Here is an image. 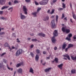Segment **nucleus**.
<instances>
[{
    "instance_id": "obj_1",
    "label": "nucleus",
    "mask_w": 76,
    "mask_h": 76,
    "mask_svg": "<svg viewBox=\"0 0 76 76\" xmlns=\"http://www.w3.org/2000/svg\"><path fill=\"white\" fill-rule=\"evenodd\" d=\"M22 53V50L21 49H19L18 50L16 53V56H19L21 53Z\"/></svg>"
},
{
    "instance_id": "obj_2",
    "label": "nucleus",
    "mask_w": 76,
    "mask_h": 76,
    "mask_svg": "<svg viewBox=\"0 0 76 76\" xmlns=\"http://www.w3.org/2000/svg\"><path fill=\"white\" fill-rule=\"evenodd\" d=\"M23 11L24 12V14L25 15H27L28 13L27 12L28 11V10H27V8H26V6H23Z\"/></svg>"
},
{
    "instance_id": "obj_3",
    "label": "nucleus",
    "mask_w": 76,
    "mask_h": 76,
    "mask_svg": "<svg viewBox=\"0 0 76 76\" xmlns=\"http://www.w3.org/2000/svg\"><path fill=\"white\" fill-rule=\"evenodd\" d=\"M68 37H67L66 38V39L67 40H68V41H70L71 39H70V38H71V37H72V34L71 33L69 34H68Z\"/></svg>"
},
{
    "instance_id": "obj_4",
    "label": "nucleus",
    "mask_w": 76,
    "mask_h": 76,
    "mask_svg": "<svg viewBox=\"0 0 76 76\" xmlns=\"http://www.w3.org/2000/svg\"><path fill=\"white\" fill-rule=\"evenodd\" d=\"M51 26L52 28H56V23L54 22V20H52L51 22Z\"/></svg>"
},
{
    "instance_id": "obj_5",
    "label": "nucleus",
    "mask_w": 76,
    "mask_h": 76,
    "mask_svg": "<svg viewBox=\"0 0 76 76\" xmlns=\"http://www.w3.org/2000/svg\"><path fill=\"white\" fill-rule=\"evenodd\" d=\"M53 37H57L58 36V32L56 30H55L54 32H53Z\"/></svg>"
},
{
    "instance_id": "obj_6",
    "label": "nucleus",
    "mask_w": 76,
    "mask_h": 76,
    "mask_svg": "<svg viewBox=\"0 0 76 76\" xmlns=\"http://www.w3.org/2000/svg\"><path fill=\"white\" fill-rule=\"evenodd\" d=\"M20 18L21 19H25L26 18V17L25 15H23L22 14V13H20Z\"/></svg>"
},
{
    "instance_id": "obj_7",
    "label": "nucleus",
    "mask_w": 76,
    "mask_h": 76,
    "mask_svg": "<svg viewBox=\"0 0 76 76\" xmlns=\"http://www.w3.org/2000/svg\"><path fill=\"white\" fill-rule=\"evenodd\" d=\"M39 4L40 5H45V4H46L47 2H45L43 1H42L39 2Z\"/></svg>"
},
{
    "instance_id": "obj_8",
    "label": "nucleus",
    "mask_w": 76,
    "mask_h": 76,
    "mask_svg": "<svg viewBox=\"0 0 76 76\" xmlns=\"http://www.w3.org/2000/svg\"><path fill=\"white\" fill-rule=\"evenodd\" d=\"M51 68L49 67L48 68H46L45 70V72L46 73L47 72H49L50 70H51Z\"/></svg>"
},
{
    "instance_id": "obj_9",
    "label": "nucleus",
    "mask_w": 76,
    "mask_h": 76,
    "mask_svg": "<svg viewBox=\"0 0 76 76\" xmlns=\"http://www.w3.org/2000/svg\"><path fill=\"white\" fill-rule=\"evenodd\" d=\"M53 43L55 44L56 42V39L55 38V37H53L51 39Z\"/></svg>"
},
{
    "instance_id": "obj_10",
    "label": "nucleus",
    "mask_w": 76,
    "mask_h": 76,
    "mask_svg": "<svg viewBox=\"0 0 76 76\" xmlns=\"http://www.w3.org/2000/svg\"><path fill=\"white\" fill-rule=\"evenodd\" d=\"M24 64H23V62H21L18 64H17L16 65V67H19V66H23Z\"/></svg>"
},
{
    "instance_id": "obj_11",
    "label": "nucleus",
    "mask_w": 76,
    "mask_h": 76,
    "mask_svg": "<svg viewBox=\"0 0 76 76\" xmlns=\"http://www.w3.org/2000/svg\"><path fill=\"white\" fill-rule=\"evenodd\" d=\"M5 3V0H0V4L3 5Z\"/></svg>"
},
{
    "instance_id": "obj_12",
    "label": "nucleus",
    "mask_w": 76,
    "mask_h": 76,
    "mask_svg": "<svg viewBox=\"0 0 76 76\" xmlns=\"http://www.w3.org/2000/svg\"><path fill=\"white\" fill-rule=\"evenodd\" d=\"M63 64H59L58 66V67L61 70H62L63 69Z\"/></svg>"
},
{
    "instance_id": "obj_13",
    "label": "nucleus",
    "mask_w": 76,
    "mask_h": 76,
    "mask_svg": "<svg viewBox=\"0 0 76 76\" xmlns=\"http://www.w3.org/2000/svg\"><path fill=\"white\" fill-rule=\"evenodd\" d=\"M38 13V12H32V15H33L34 17H37V14Z\"/></svg>"
},
{
    "instance_id": "obj_14",
    "label": "nucleus",
    "mask_w": 76,
    "mask_h": 76,
    "mask_svg": "<svg viewBox=\"0 0 76 76\" xmlns=\"http://www.w3.org/2000/svg\"><path fill=\"white\" fill-rule=\"evenodd\" d=\"M66 46L67 45L66 44V43H65V42L64 43L62 47V49H63V50H64V49H65V48H66Z\"/></svg>"
},
{
    "instance_id": "obj_15",
    "label": "nucleus",
    "mask_w": 76,
    "mask_h": 76,
    "mask_svg": "<svg viewBox=\"0 0 76 76\" xmlns=\"http://www.w3.org/2000/svg\"><path fill=\"white\" fill-rule=\"evenodd\" d=\"M63 56L64 57H67V58L69 60H70V57L67 54H66L65 55H64Z\"/></svg>"
},
{
    "instance_id": "obj_16",
    "label": "nucleus",
    "mask_w": 76,
    "mask_h": 76,
    "mask_svg": "<svg viewBox=\"0 0 76 76\" xmlns=\"http://www.w3.org/2000/svg\"><path fill=\"white\" fill-rule=\"evenodd\" d=\"M23 70H22V69L21 68H20L18 69L17 71V72L18 73H22Z\"/></svg>"
},
{
    "instance_id": "obj_17",
    "label": "nucleus",
    "mask_w": 76,
    "mask_h": 76,
    "mask_svg": "<svg viewBox=\"0 0 76 76\" xmlns=\"http://www.w3.org/2000/svg\"><path fill=\"white\" fill-rule=\"evenodd\" d=\"M39 59V55H36L35 56V60L37 61H38V60Z\"/></svg>"
},
{
    "instance_id": "obj_18",
    "label": "nucleus",
    "mask_w": 76,
    "mask_h": 76,
    "mask_svg": "<svg viewBox=\"0 0 76 76\" xmlns=\"http://www.w3.org/2000/svg\"><path fill=\"white\" fill-rule=\"evenodd\" d=\"M66 29V27H63L62 28V31L63 32H65Z\"/></svg>"
},
{
    "instance_id": "obj_19",
    "label": "nucleus",
    "mask_w": 76,
    "mask_h": 76,
    "mask_svg": "<svg viewBox=\"0 0 76 76\" xmlns=\"http://www.w3.org/2000/svg\"><path fill=\"white\" fill-rule=\"evenodd\" d=\"M9 7V6H4L2 7L1 10H4L5 9H7Z\"/></svg>"
},
{
    "instance_id": "obj_20",
    "label": "nucleus",
    "mask_w": 76,
    "mask_h": 76,
    "mask_svg": "<svg viewBox=\"0 0 76 76\" xmlns=\"http://www.w3.org/2000/svg\"><path fill=\"white\" fill-rule=\"evenodd\" d=\"M73 47V45L72 44H69L68 46V48H71V47Z\"/></svg>"
},
{
    "instance_id": "obj_21",
    "label": "nucleus",
    "mask_w": 76,
    "mask_h": 76,
    "mask_svg": "<svg viewBox=\"0 0 76 76\" xmlns=\"http://www.w3.org/2000/svg\"><path fill=\"white\" fill-rule=\"evenodd\" d=\"M72 13L73 15V18H74L75 19H76V17L75 14H74V12H72Z\"/></svg>"
},
{
    "instance_id": "obj_22",
    "label": "nucleus",
    "mask_w": 76,
    "mask_h": 76,
    "mask_svg": "<svg viewBox=\"0 0 76 76\" xmlns=\"http://www.w3.org/2000/svg\"><path fill=\"white\" fill-rule=\"evenodd\" d=\"M4 45L5 47H9V45L7 43H6L4 44Z\"/></svg>"
},
{
    "instance_id": "obj_23",
    "label": "nucleus",
    "mask_w": 76,
    "mask_h": 76,
    "mask_svg": "<svg viewBox=\"0 0 76 76\" xmlns=\"http://www.w3.org/2000/svg\"><path fill=\"white\" fill-rule=\"evenodd\" d=\"M29 72L31 73H34V70H33L32 68H30Z\"/></svg>"
},
{
    "instance_id": "obj_24",
    "label": "nucleus",
    "mask_w": 76,
    "mask_h": 76,
    "mask_svg": "<svg viewBox=\"0 0 76 76\" xmlns=\"http://www.w3.org/2000/svg\"><path fill=\"white\" fill-rule=\"evenodd\" d=\"M76 71V70L75 69H72L71 71V72L72 73V74H74V73H75V71Z\"/></svg>"
},
{
    "instance_id": "obj_25",
    "label": "nucleus",
    "mask_w": 76,
    "mask_h": 76,
    "mask_svg": "<svg viewBox=\"0 0 76 76\" xmlns=\"http://www.w3.org/2000/svg\"><path fill=\"white\" fill-rule=\"evenodd\" d=\"M49 19V16H47L46 17V18H44V19H43V20H44L45 21L46 20H48Z\"/></svg>"
},
{
    "instance_id": "obj_26",
    "label": "nucleus",
    "mask_w": 76,
    "mask_h": 76,
    "mask_svg": "<svg viewBox=\"0 0 76 76\" xmlns=\"http://www.w3.org/2000/svg\"><path fill=\"white\" fill-rule=\"evenodd\" d=\"M65 32L66 34H69V33L70 32V29H66Z\"/></svg>"
},
{
    "instance_id": "obj_27",
    "label": "nucleus",
    "mask_w": 76,
    "mask_h": 76,
    "mask_svg": "<svg viewBox=\"0 0 76 76\" xmlns=\"http://www.w3.org/2000/svg\"><path fill=\"white\" fill-rule=\"evenodd\" d=\"M71 58L73 60H76V56L75 57H74L73 56H71Z\"/></svg>"
},
{
    "instance_id": "obj_28",
    "label": "nucleus",
    "mask_w": 76,
    "mask_h": 76,
    "mask_svg": "<svg viewBox=\"0 0 76 76\" xmlns=\"http://www.w3.org/2000/svg\"><path fill=\"white\" fill-rule=\"evenodd\" d=\"M54 61H55V62L56 63H58V58H55V59L54 60Z\"/></svg>"
},
{
    "instance_id": "obj_29",
    "label": "nucleus",
    "mask_w": 76,
    "mask_h": 76,
    "mask_svg": "<svg viewBox=\"0 0 76 76\" xmlns=\"http://www.w3.org/2000/svg\"><path fill=\"white\" fill-rule=\"evenodd\" d=\"M40 51L39 49H37L36 50V53L37 54H39Z\"/></svg>"
},
{
    "instance_id": "obj_30",
    "label": "nucleus",
    "mask_w": 76,
    "mask_h": 76,
    "mask_svg": "<svg viewBox=\"0 0 76 76\" xmlns=\"http://www.w3.org/2000/svg\"><path fill=\"white\" fill-rule=\"evenodd\" d=\"M0 19H2V20H5V19H6V18L4 17H0Z\"/></svg>"
},
{
    "instance_id": "obj_31",
    "label": "nucleus",
    "mask_w": 76,
    "mask_h": 76,
    "mask_svg": "<svg viewBox=\"0 0 76 76\" xmlns=\"http://www.w3.org/2000/svg\"><path fill=\"white\" fill-rule=\"evenodd\" d=\"M5 34V32H1L0 33V35H4Z\"/></svg>"
},
{
    "instance_id": "obj_32",
    "label": "nucleus",
    "mask_w": 76,
    "mask_h": 76,
    "mask_svg": "<svg viewBox=\"0 0 76 76\" xmlns=\"http://www.w3.org/2000/svg\"><path fill=\"white\" fill-rule=\"evenodd\" d=\"M62 7L63 8H65L66 7V5L64 3H62Z\"/></svg>"
},
{
    "instance_id": "obj_33",
    "label": "nucleus",
    "mask_w": 76,
    "mask_h": 76,
    "mask_svg": "<svg viewBox=\"0 0 76 76\" xmlns=\"http://www.w3.org/2000/svg\"><path fill=\"white\" fill-rule=\"evenodd\" d=\"M30 55H31L32 57H34V53H33L32 52L30 53Z\"/></svg>"
},
{
    "instance_id": "obj_34",
    "label": "nucleus",
    "mask_w": 76,
    "mask_h": 76,
    "mask_svg": "<svg viewBox=\"0 0 76 76\" xmlns=\"http://www.w3.org/2000/svg\"><path fill=\"white\" fill-rule=\"evenodd\" d=\"M58 15H56V22H57L58 19Z\"/></svg>"
},
{
    "instance_id": "obj_35",
    "label": "nucleus",
    "mask_w": 76,
    "mask_h": 76,
    "mask_svg": "<svg viewBox=\"0 0 76 76\" xmlns=\"http://www.w3.org/2000/svg\"><path fill=\"white\" fill-rule=\"evenodd\" d=\"M41 8H39L37 11V12H39V10H41Z\"/></svg>"
},
{
    "instance_id": "obj_36",
    "label": "nucleus",
    "mask_w": 76,
    "mask_h": 76,
    "mask_svg": "<svg viewBox=\"0 0 76 76\" xmlns=\"http://www.w3.org/2000/svg\"><path fill=\"white\" fill-rule=\"evenodd\" d=\"M31 41H37V40L36 39H31Z\"/></svg>"
},
{
    "instance_id": "obj_37",
    "label": "nucleus",
    "mask_w": 76,
    "mask_h": 76,
    "mask_svg": "<svg viewBox=\"0 0 76 76\" xmlns=\"http://www.w3.org/2000/svg\"><path fill=\"white\" fill-rule=\"evenodd\" d=\"M3 61L5 63H6H6L7 62V60H6V59H3Z\"/></svg>"
},
{
    "instance_id": "obj_38",
    "label": "nucleus",
    "mask_w": 76,
    "mask_h": 76,
    "mask_svg": "<svg viewBox=\"0 0 76 76\" xmlns=\"http://www.w3.org/2000/svg\"><path fill=\"white\" fill-rule=\"evenodd\" d=\"M5 54H6V53L4 52V53H3L2 54H1V57H2V56H3L4 55H5Z\"/></svg>"
},
{
    "instance_id": "obj_39",
    "label": "nucleus",
    "mask_w": 76,
    "mask_h": 76,
    "mask_svg": "<svg viewBox=\"0 0 76 76\" xmlns=\"http://www.w3.org/2000/svg\"><path fill=\"white\" fill-rule=\"evenodd\" d=\"M58 10H59V11H60V10H63V8H59L58 9Z\"/></svg>"
},
{
    "instance_id": "obj_40",
    "label": "nucleus",
    "mask_w": 76,
    "mask_h": 76,
    "mask_svg": "<svg viewBox=\"0 0 76 76\" xmlns=\"http://www.w3.org/2000/svg\"><path fill=\"white\" fill-rule=\"evenodd\" d=\"M34 3L36 4V5H38L39 4L36 1H34Z\"/></svg>"
},
{
    "instance_id": "obj_41",
    "label": "nucleus",
    "mask_w": 76,
    "mask_h": 76,
    "mask_svg": "<svg viewBox=\"0 0 76 76\" xmlns=\"http://www.w3.org/2000/svg\"><path fill=\"white\" fill-rule=\"evenodd\" d=\"M14 3H18V1H17V0H15L14 1Z\"/></svg>"
},
{
    "instance_id": "obj_42",
    "label": "nucleus",
    "mask_w": 76,
    "mask_h": 76,
    "mask_svg": "<svg viewBox=\"0 0 76 76\" xmlns=\"http://www.w3.org/2000/svg\"><path fill=\"white\" fill-rule=\"evenodd\" d=\"M69 4H70V7L71 8V9H72V3H69Z\"/></svg>"
},
{
    "instance_id": "obj_43",
    "label": "nucleus",
    "mask_w": 76,
    "mask_h": 76,
    "mask_svg": "<svg viewBox=\"0 0 76 76\" xmlns=\"http://www.w3.org/2000/svg\"><path fill=\"white\" fill-rule=\"evenodd\" d=\"M64 18V14H62L61 18L62 19H63V18Z\"/></svg>"
},
{
    "instance_id": "obj_44",
    "label": "nucleus",
    "mask_w": 76,
    "mask_h": 76,
    "mask_svg": "<svg viewBox=\"0 0 76 76\" xmlns=\"http://www.w3.org/2000/svg\"><path fill=\"white\" fill-rule=\"evenodd\" d=\"M54 9H53L52 10V12H51V14H53L54 13Z\"/></svg>"
},
{
    "instance_id": "obj_45",
    "label": "nucleus",
    "mask_w": 76,
    "mask_h": 76,
    "mask_svg": "<svg viewBox=\"0 0 76 76\" xmlns=\"http://www.w3.org/2000/svg\"><path fill=\"white\" fill-rule=\"evenodd\" d=\"M45 34H44L43 33H42V37H45Z\"/></svg>"
},
{
    "instance_id": "obj_46",
    "label": "nucleus",
    "mask_w": 76,
    "mask_h": 76,
    "mask_svg": "<svg viewBox=\"0 0 76 76\" xmlns=\"http://www.w3.org/2000/svg\"><path fill=\"white\" fill-rule=\"evenodd\" d=\"M26 2H27V3H29L30 2V1L31 0H25Z\"/></svg>"
},
{
    "instance_id": "obj_47",
    "label": "nucleus",
    "mask_w": 76,
    "mask_h": 76,
    "mask_svg": "<svg viewBox=\"0 0 76 76\" xmlns=\"http://www.w3.org/2000/svg\"><path fill=\"white\" fill-rule=\"evenodd\" d=\"M8 10H13V7H11L8 9Z\"/></svg>"
},
{
    "instance_id": "obj_48",
    "label": "nucleus",
    "mask_w": 76,
    "mask_h": 76,
    "mask_svg": "<svg viewBox=\"0 0 76 76\" xmlns=\"http://www.w3.org/2000/svg\"><path fill=\"white\" fill-rule=\"evenodd\" d=\"M3 11H0V15H3Z\"/></svg>"
},
{
    "instance_id": "obj_49",
    "label": "nucleus",
    "mask_w": 76,
    "mask_h": 76,
    "mask_svg": "<svg viewBox=\"0 0 76 76\" xmlns=\"http://www.w3.org/2000/svg\"><path fill=\"white\" fill-rule=\"evenodd\" d=\"M8 4L9 5V6H12V3H11L10 2H9L8 3Z\"/></svg>"
},
{
    "instance_id": "obj_50",
    "label": "nucleus",
    "mask_w": 76,
    "mask_h": 76,
    "mask_svg": "<svg viewBox=\"0 0 76 76\" xmlns=\"http://www.w3.org/2000/svg\"><path fill=\"white\" fill-rule=\"evenodd\" d=\"M69 48H68V47L67 48H66L65 49V51H67V50H68V49Z\"/></svg>"
},
{
    "instance_id": "obj_51",
    "label": "nucleus",
    "mask_w": 76,
    "mask_h": 76,
    "mask_svg": "<svg viewBox=\"0 0 76 76\" xmlns=\"http://www.w3.org/2000/svg\"><path fill=\"white\" fill-rule=\"evenodd\" d=\"M73 39H76V35H75L74 36V37H73Z\"/></svg>"
},
{
    "instance_id": "obj_52",
    "label": "nucleus",
    "mask_w": 76,
    "mask_h": 76,
    "mask_svg": "<svg viewBox=\"0 0 76 76\" xmlns=\"http://www.w3.org/2000/svg\"><path fill=\"white\" fill-rule=\"evenodd\" d=\"M17 42H20V41L19 40V39L18 38L17 39Z\"/></svg>"
},
{
    "instance_id": "obj_53",
    "label": "nucleus",
    "mask_w": 76,
    "mask_h": 76,
    "mask_svg": "<svg viewBox=\"0 0 76 76\" xmlns=\"http://www.w3.org/2000/svg\"><path fill=\"white\" fill-rule=\"evenodd\" d=\"M12 35L13 37H16V35H15V33H13L12 34Z\"/></svg>"
},
{
    "instance_id": "obj_54",
    "label": "nucleus",
    "mask_w": 76,
    "mask_h": 76,
    "mask_svg": "<svg viewBox=\"0 0 76 76\" xmlns=\"http://www.w3.org/2000/svg\"><path fill=\"white\" fill-rule=\"evenodd\" d=\"M57 48L56 47H55L54 48V50H57Z\"/></svg>"
},
{
    "instance_id": "obj_55",
    "label": "nucleus",
    "mask_w": 76,
    "mask_h": 76,
    "mask_svg": "<svg viewBox=\"0 0 76 76\" xmlns=\"http://www.w3.org/2000/svg\"><path fill=\"white\" fill-rule=\"evenodd\" d=\"M30 35H31V36H34V33H31L30 34Z\"/></svg>"
},
{
    "instance_id": "obj_56",
    "label": "nucleus",
    "mask_w": 76,
    "mask_h": 76,
    "mask_svg": "<svg viewBox=\"0 0 76 76\" xmlns=\"http://www.w3.org/2000/svg\"><path fill=\"white\" fill-rule=\"evenodd\" d=\"M43 1H44L46 3V4H47V0H43Z\"/></svg>"
},
{
    "instance_id": "obj_57",
    "label": "nucleus",
    "mask_w": 76,
    "mask_h": 76,
    "mask_svg": "<svg viewBox=\"0 0 76 76\" xmlns=\"http://www.w3.org/2000/svg\"><path fill=\"white\" fill-rule=\"evenodd\" d=\"M2 67V64L0 63V69H1Z\"/></svg>"
},
{
    "instance_id": "obj_58",
    "label": "nucleus",
    "mask_w": 76,
    "mask_h": 76,
    "mask_svg": "<svg viewBox=\"0 0 76 76\" xmlns=\"http://www.w3.org/2000/svg\"><path fill=\"white\" fill-rule=\"evenodd\" d=\"M7 67L8 69H9V70H10V68L9 67H8V65H7Z\"/></svg>"
},
{
    "instance_id": "obj_59",
    "label": "nucleus",
    "mask_w": 76,
    "mask_h": 76,
    "mask_svg": "<svg viewBox=\"0 0 76 76\" xmlns=\"http://www.w3.org/2000/svg\"><path fill=\"white\" fill-rule=\"evenodd\" d=\"M33 47H34V45H31V48H32Z\"/></svg>"
},
{
    "instance_id": "obj_60",
    "label": "nucleus",
    "mask_w": 76,
    "mask_h": 76,
    "mask_svg": "<svg viewBox=\"0 0 76 76\" xmlns=\"http://www.w3.org/2000/svg\"><path fill=\"white\" fill-rule=\"evenodd\" d=\"M39 36H42V33H39Z\"/></svg>"
},
{
    "instance_id": "obj_61",
    "label": "nucleus",
    "mask_w": 76,
    "mask_h": 76,
    "mask_svg": "<svg viewBox=\"0 0 76 76\" xmlns=\"http://www.w3.org/2000/svg\"><path fill=\"white\" fill-rule=\"evenodd\" d=\"M56 0H53V3H55V2H56Z\"/></svg>"
},
{
    "instance_id": "obj_62",
    "label": "nucleus",
    "mask_w": 76,
    "mask_h": 76,
    "mask_svg": "<svg viewBox=\"0 0 76 76\" xmlns=\"http://www.w3.org/2000/svg\"><path fill=\"white\" fill-rule=\"evenodd\" d=\"M43 54H46V52L45 51L43 52Z\"/></svg>"
},
{
    "instance_id": "obj_63",
    "label": "nucleus",
    "mask_w": 76,
    "mask_h": 76,
    "mask_svg": "<svg viewBox=\"0 0 76 76\" xmlns=\"http://www.w3.org/2000/svg\"><path fill=\"white\" fill-rule=\"evenodd\" d=\"M16 71H15L14 72V75H15V74H16Z\"/></svg>"
},
{
    "instance_id": "obj_64",
    "label": "nucleus",
    "mask_w": 76,
    "mask_h": 76,
    "mask_svg": "<svg viewBox=\"0 0 76 76\" xmlns=\"http://www.w3.org/2000/svg\"><path fill=\"white\" fill-rule=\"evenodd\" d=\"M54 18V15H52L51 17V18Z\"/></svg>"
}]
</instances>
